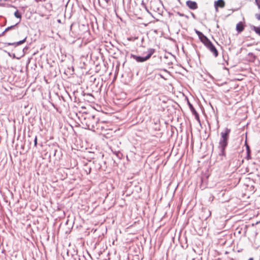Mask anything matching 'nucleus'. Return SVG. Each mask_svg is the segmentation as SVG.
Instances as JSON below:
<instances>
[{"label": "nucleus", "mask_w": 260, "mask_h": 260, "mask_svg": "<svg viewBox=\"0 0 260 260\" xmlns=\"http://www.w3.org/2000/svg\"><path fill=\"white\" fill-rule=\"evenodd\" d=\"M99 119L94 115L86 114L83 119L81 120V123L85 125V128L89 130L94 131L96 127Z\"/></svg>", "instance_id": "1"}, {"label": "nucleus", "mask_w": 260, "mask_h": 260, "mask_svg": "<svg viewBox=\"0 0 260 260\" xmlns=\"http://www.w3.org/2000/svg\"><path fill=\"white\" fill-rule=\"evenodd\" d=\"M155 52V49L150 48L147 49V54L145 56H137L136 55L132 54H131V58L136 60L137 62H143L148 60L151 57V56Z\"/></svg>", "instance_id": "2"}, {"label": "nucleus", "mask_w": 260, "mask_h": 260, "mask_svg": "<svg viewBox=\"0 0 260 260\" xmlns=\"http://www.w3.org/2000/svg\"><path fill=\"white\" fill-rule=\"evenodd\" d=\"M228 139L221 137L220 138L218 145V149L220 150V152L219 153V155L225 156V149L228 146Z\"/></svg>", "instance_id": "3"}, {"label": "nucleus", "mask_w": 260, "mask_h": 260, "mask_svg": "<svg viewBox=\"0 0 260 260\" xmlns=\"http://www.w3.org/2000/svg\"><path fill=\"white\" fill-rule=\"evenodd\" d=\"M209 50L213 54L214 56L215 57H216L218 55V52L215 47V46L212 44V43L210 41L205 45Z\"/></svg>", "instance_id": "4"}, {"label": "nucleus", "mask_w": 260, "mask_h": 260, "mask_svg": "<svg viewBox=\"0 0 260 260\" xmlns=\"http://www.w3.org/2000/svg\"><path fill=\"white\" fill-rule=\"evenodd\" d=\"M216 11H218V8L219 7L223 8L225 6V2L223 0H218L214 2V4Z\"/></svg>", "instance_id": "5"}, {"label": "nucleus", "mask_w": 260, "mask_h": 260, "mask_svg": "<svg viewBox=\"0 0 260 260\" xmlns=\"http://www.w3.org/2000/svg\"><path fill=\"white\" fill-rule=\"evenodd\" d=\"M186 4L190 9L196 10L198 8V5L196 2L189 0L186 2Z\"/></svg>", "instance_id": "6"}, {"label": "nucleus", "mask_w": 260, "mask_h": 260, "mask_svg": "<svg viewBox=\"0 0 260 260\" xmlns=\"http://www.w3.org/2000/svg\"><path fill=\"white\" fill-rule=\"evenodd\" d=\"M231 132V129L228 128H225L223 131L221 132V137L229 140V135Z\"/></svg>", "instance_id": "7"}, {"label": "nucleus", "mask_w": 260, "mask_h": 260, "mask_svg": "<svg viewBox=\"0 0 260 260\" xmlns=\"http://www.w3.org/2000/svg\"><path fill=\"white\" fill-rule=\"evenodd\" d=\"M200 41L204 44V45H205L206 44H207V43H208V42H209L210 41V40L206 37L203 34H202L200 37H199Z\"/></svg>", "instance_id": "8"}, {"label": "nucleus", "mask_w": 260, "mask_h": 260, "mask_svg": "<svg viewBox=\"0 0 260 260\" xmlns=\"http://www.w3.org/2000/svg\"><path fill=\"white\" fill-rule=\"evenodd\" d=\"M26 37H25L23 40H21V41H18V42H14V43H7V44L9 46H14V47H16L18 45H20L22 44H23V43H24L26 41Z\"/></svg>", "instance_id": "9"}, {"label": "nucleus", "mask_w": 260, "mask_h": 260, "mask_svg": "<svg viewBox=\"0 0 260 260\" xmlns=\"http://www.w3.org/2000/svg\"><path fill=\"white\" fill-rule=\"evenodd\" d=\"M244 29V26L241 22L238 23L236 25V30L238 32H242Z\"/></svg>", "instance_id": "10"}, {"label": "nucleus", "mask_w": 260, "mask_h": 260, "mask_svg": "<svg viewBox=\"0 0 260 260\" xmlns=\"http://www.w3.org/2000/svg\"><path fill=\"white\" fill-rule=\"evenodd\" d=\"M252 30H254L257 35L260 36V27L253 26Z\"/></svg>", "instance_id": "11"}, {"label": "nucleus", "mask_w": 260, "mask_h": 260, "mask_svg": "<svg viewBox=\"0 0 260 260\" xmlns=\"http://www.w3.org/2000/svg\"><path fill=\"white\" fill-rule=\"evenodd\" d=\"M187 103H188V105L189 106V109H190V111H191L192 113L193 114V113H196L197 111L195 110V109L194 108L192 105L188 101Z\"/></svg>", "instance_id": "12"}, {"label": "nucleus", "mask_w": 260, "mask_h": 260, "mask_svg": "<svg viewBox=\"0 0 260 260\" xmlns=\"http://www.w3.org/2000/svg\"><path fill=\"white\" fill-rule=\"evenodd\" d=\"M14 16L17 18H21V14L18 12V10L15 12L14 13Z\"/></svg>", "instance_id": "13"}, {"label": "nucleus", "mask_w": 260, "mask_h": 260, "mask_svg": "<svg viewBox=\"0 0 260 260\" xmlns=\"http://www.w3.org/2000/svg\"><path fill=\"white\" fill-rule=\"evenodd\" d=\"M192 114L194 115L196 119L198 121H200L199 115V114L197 113V112H196V113H193V114Z\"/></svg>", "instance_id": "14"}, {"label": "nucleus", "mask_w": 260, "mask_h": 260, "mask_svg": "<svg viewBox=\"0 0 260 260\" xmlns=\"http://www.w3.org/2000/svg\"><path fill=\"white\" fill-rule=\"evenodd\" d=\"M259 0H255V4L257 5L258 9L260 10V3H259Z\"/></svg>", "instance_id": "15"}, {"label": "nucleus", "mask_w": 260, "mask_h": 260, "mask_svg": "<svg viewBox=\"0 0 260 260\" xmlns=\"http://www.w3.org/2000/svg\"><path fill=\"white\" fill-rule=\"evenodd\" d=\"M255 18L258 20H260V14L259 13H256L255 15Z\"/></svg>", "instance_id": "16"}, {"label": "nucleus", "mask_w": 260, "mask_h": 260, "mask_svg": "<svg viewBox=\"0 0 260 260\" xmlns=\"http://www.w3.org/2000/svg\"><path fill=\"white\" fill-rule=\"evenodd\" d=\"M17 24H18V23H16V24H15V25H11V26H9V27H7V28H8V29H9V30H10V29H11L13 28H14L15 26H16Z\"/></svg>", "instance_id": "17"}, {"label": "nucleus", "mask_w": 260, "mask_h": 260, "mask_svg": "<svg viewBox=\"0 0 260 260\" xmlns=\"http://www.w3.org/2000/svg\"><path fill=\"white\" fill-rule=\"evenodd\" d=\"M195 31H196V33L198 36V37H200V36L203 34L202 32H201V31H200L198 30H196Z\"/></svg>", "instance_id": "18"}, {"label": "nucleus", "mask_w": 260, "mask_h": 260, "mask_svg": "<svg viewBox=\"0 0 260 260\" xmlns=\"http://www.w3.org/2000/svg\"><path fill=\"white\" fill-rule=\"evenodd\" d=\"M34 145L36 147L37 145V136L35 137V140H34Z\"/></svg>", "instance_id": "19"}, {"label": "nucleus", "mask_w": 260, "mask_h": 260, "mask_svg": "<svg viewBox=\"0 0 260 260\" xmlns=\"http://www.w3.org/2000/svg\"><path fill=\"white\" fill-rule=\"evenodd\" d=\"M9 29H8V28H6L5 30L1 34H0V37L2 36L6 32L8 31Z\"/></svg>", "instance_id": "20"}, {"label": "nucleus", "mask_w": 260, "mask_h": 260, "mask_svg": "<svg viewBox=\"0 0 260 260\" xmlns=\"http://www.w3.org/2000/svg\"><path fill=\"white\" fill-rule=\"evenodd\" d=\"M177 14H178L179 16H184V14H182V13H180V12H178V13H177Z\"/></svg>", "instance_id": "21"}, {"label": "nucleus", "mask_w": 260, "mask_h": 260, "mask_svg": "<svg viewBox=\"0 0 260 260\" xmlns=\"http://www.w3.org/2000/svg\"><path fill=\"white\" fill-rule=\"evenodd\" d=\"M46 0H35V1L37 2V3H38V2H44Z\"/></svg>", "instance_id": "22"}, {"label": "nucleus", "mask_w": 260, "mask_h": 260, "mask_svg": "<svg viewBox=\"0 0 260 260\" xmlns=\"http://www.w3.org/2000/svg\"><path fill=\"white\" fill-rule=\"evenodd\" d=\"M191 15L193 18H195V15L193 13H191Z\"/></svg>", "instance_id": "23"}, {"label": "nucleus", "mask_w": 260, "mask_h": 260, "mask_svg": "<svg viewBox=\"0 0 260 260\" xmlns=\"http://www.w3.org/2000/svg\"><path fill=\"white\" fill-rule=\"evenodd\" d=\"M247 151H248L249 150V147L248 146H247Z\"/></svg>", "instance_id": "24"}, {"label": "nucleus", "mask_w": 260, "mask_h": 260, "mask_svg": "<svg viewBox=\"0 0 260 260\" xmlns=\"http://www.w3.org/2000/svg\"><path fill=\"white\" fill-rule=\"evenodd\" d=\"M248 260H253V258L252 257H251Z\"/></svg>", "instance_id": "25"}, {"label": "nucleus", "mask_w": 260, "mask_h": 260, "mask_svg": "<svg viewBox=\"0 0 260 260\" xmlns=\"http://www.w3.org/2000/svg\"><path fill=\"white\" fill-rule=\"evenodd\" d=\"M8 55L10 56H11V54H10V53L8 52Z\"/></svg>", "instance_id": "26"}]
</instances>
